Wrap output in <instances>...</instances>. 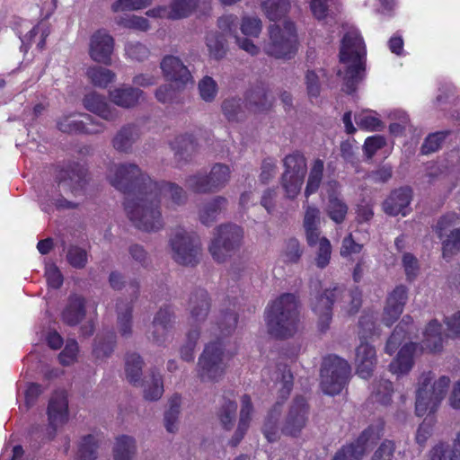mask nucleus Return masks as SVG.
Listing matches in <instances>:
<instances>
[{
  "label": "nucleus",
  "instance_id": "57",
  "mask_svg": "<svg viewBox=\"0 0 460 460\" xmlns=\"http://www.w3.org/2000/svg\"><path fill=\"white\" fill-rule=\"evenodd\" d=\"M304 249L296 238H289L286 241L281 256L283 261L288 263H296L300 260Z\"/></svg>",
  "mask_w": 460,
  "mask_h": 460
},
{
  "label": "nucleus",
  "instance_id": "52",
  "mask_svg": "<svg viewBox=\"0 0 460 460\" xmlns=\"http://www.w3.org/2000/svg\"><path fill=\"white\" fill-rule=\"evenodd\" d=\"M284 172L294 175H305L306 161L303 154L294 152L284 158Z\"/></svg>",
  "mask_w": 460,
  "mask_h": 460
},
{
  "label": "nucleus",
  "instance_id": "36",
  "mask_svg": "<svg viewBox=\"0 0 460 460\" xmlns=\"http://www.w3.org/2000/svg\"><path fill=\"white\" fill-rule=\"evenodd\" d=\"M139 128L134 124L123 126L112 139L113 147L121 153H129L139 138Z\"/></svg>",
  "mask_w": 460,
  "mask_h": 460
},
{
  "label": "nucleus",
  "instance_id": "35",
  "mask_svg": "<svg viewBox=\"0 0 460 460\" xmlns=\"http://www.w3.org/2000/svg\"><path fill=\"white\" fill-rule=\"evenodd\" d=\"M83 102L87 111L97 114L105 120H113L117 116L116 110L112 109L106 102L103 96L96 93H90L86 94Z\"/></svg>",
  "mask_w": 460,
  "mask_h": 460
},
{
  "label": "nucleus",
  "instance_id": "17",
  "mask_svg": "<svg viewBox=\"0 0 460 460\" xmlns=\"http://www.w3.org/2000/svg\"><path fill=\"white\" fill-rule=\"evenodd\" d=\"M309 406L303 396H296L288 410L282 426V433L290 437H298L306 426Z\"/></svg>",
  "mask_w": 460,
  "mask_h": 460
},
{
  "label": "nucleus",
  "instance_id": "12",
  "mask_svg": "<svg viewBox=\"0 0 460 460\" xmlns=\"http://www.w3.org/2000/svg\"><path fill=\"white\" fill-rule=\"evenodd\" d=\"M243 235V229L234 224L218 226L208 246L212 258L217 262L226 261L239 249Z\"/></svg>",
  "mask_w": 460,
  "mask_h": 460
},
{
  "label": "nucleus",
  "instance_id": "42",
  "mask_svg": "<svg viewBox=\"0 0 460 460\" xmlns=\"http://www.w3.org/2000/svg\"><path fill=\"white\" fill-rule=\"evenodd\" d=\"M237 404L234 399L224 397L218 409L217 418L226 430L232 429L236 418Z\"/></svg>",
  "mask_w": 460,
  "mask_h": 460
},
{
  "label": "nucleus",
  "instance_id": "49",
  "mask_svg": "<svg viewBox=\"0 0 460 460\" xmlns=\"http://www.w3.org/2000/svg\"><path fill=\"white\" fill-rule=\"evenodd\" d=\"M323 161L321 159L314 160L307 180L305 195L308 198L310 195L315 193L322 182L323 174Z\"/></svg>",
  "mask_w": 460,
  "mask_h": 460
},
{
  "label": "nucleus",
  "instance_id": "43",
  "mask_svg": "<svg viewBox=\"0 0 460 460\" xmlns=\"http://www.w3.org/2000/svg\"><path fill=\"white\" fill-rule=\"evenodd\" d=\"M86 75L91 83L100 88H106L116 78L115 73L111 70L98 66H90Z\"/></svg>",
  "mask_w": 460,
  "mask_h": 460
},
{
  "label": "nucleus",
  "instance_id": "9",
  "mask_svg": "<svg viewBox=\"0 0 460 460\" xmlns=\"http://www.w3.org/2000/svg\"><path fill=\"white\" fill-rule=\"evenodd\" d=\"M210 310V298L206 289L198 288L191 293L189 300L190 319L195 325H199L208 315ZM200 332L198 326L190 329L186 335V341L181 347V357L190 362L194 359V349Z\"/></svg>",
  "mask_w": 460,
  "mask_h": 460
},
{
  "label": "nucleus",
  "instance_id": "46",
  "mask_svg": "<svg viewBox=\"0 0 460 460\" xmlns=\"http://www.w3.org/2000/svg\"><path fill=\"white\" fill-rule=\"evenodd\" d=\"M393 384L389 380L380 379L372 385V399L383 405H387L392 400Z\"/></svg>",
  "mask_w": 460,
  "mask_h": 460
},
{
  "label": "nucleus",
  "instance_id": "16",
  "mask_svg": "<svg viewBox=\"0 0 460 460\" xmlns=\"http://www.w3.org/2000/svg\"><path fill=\"white\" fill-rule=\"evenodd\" d=\"M385 422L381 420L369 425L359 437L338 450L332 460H361L367 447L375 443L383 435Z\"/></svg>",
  "mask_w": 460,
  "mask_h": 460
},
{
  "label": "nucleus",
  "instance_id": "50",
  "mask_svg": "<svg viewBox=\"0 0 460 460\" xmlns=\"http://www.w3.org/2000/svg\"><path fill=\"white\" fill-rule=\"evenodd\" d=\"M206 45L211 58L221 59L225 57L226 53V40L222 34L217 31L208 33Z\"/></svg>",
  "mask_w": 460,
  "mask_h": 460
},
{
  "label": "nucleus",
  "instance_id": "23",
  "mask_svg": "<svg viewBox=\"0 0 460 460\" xmlns=\"http://www.w3.org/2000/svg\"><path fill=\"white\" fill-rule=\"evenodd\" d=\"M166 80L173 82L178 89L185 88L192 84V76L182 61L174 56H165L160 64Z\"/></svg>",
  "mask_w": 460,
  "mask_h": 460
},
{
  "label": "nucleus",
  "instance_id": "1",
  "mask_svg": "<svg viewBox=\"0 0 460 460\" xmlns=\"http://www.w3.org/2000/svg\"><path fill=\"white\" fill-rule=\"evenodd\" d=\"M107 179L111 185L125 195L124 209L131 223L138 229L153 227L154 223L146 219L145 200L153 180L136 164L121 163L112 164Z\"/></svg>",
  "mask_w": 460,
  "mask_h": 460
},
{
  "label": "nucleus",
  "instance_id": "26",
  "mask_svg": "<svg viewBox=\"0 0 460 460\" xmlns=\"http://www.w3.org/2000/svg\"><path fill=\"white\" fill-rule=\"evenodd\" d=\"M407 300V288L403 285L397 286L388 296L384 310L383 322L392 325L402 314Z\"/></svg>",
  "mask_w": 460,
  "mask_h": 460
},
{
  "label": "nucleus",
  "instance_id": "8",
  "mask_svg": "<svg viewBox=\"0 0 460 460\" xmlns=\"http://www.w3.org/2000/svg\"><path fill=\"white\" fill-rule=\"evenodd\" d=\"M245 99V106H243L242 99L238 97H229L223 101L221 110L229 122L243 120L246 117V110L260 113L268 111L272 105V100L269 98L262 85L251 88L246 93Z\"/></svg>",
  "mask_w": 460,
  "mask_h": 460
},
{
  "label": "nucleus",
  "instance_id": "58",
  "mask_svg": "<svg viewBox=\"0 0 460 460\" xmlns=\"http://www.w3.org/2000/svg\"><path fill=\"white\" fill-rule=\"evenodd\" d=\"M198 89L201 100L206 102H214L218 93V86L217 82L208 75L204 76L199 82Z\"/></svg>",
  "mask_w": 460,
  "mask_h": 460
},
{
  "label": "nucleus",
  "instance_id": "4",
  "mask_svg": "<svg viewBox=\"0 0 460 460\" xmlns=\"http://www.w3.org/2000/svg\"><path fill=\"white\" fill-rule=\"evenodd\" d=\"M339 58L341 67L337 75L342 80V91L352 94L356 93L358 85L366 76L367 49L357 28L350 27L345 32Z\"/></svg>",
  "mask_w": 460,
  "mask_h": 460
},
{
  "label": "nucleus",
  "instance_id": "53",
  "mask_svg": "<svg viewBox=\"0 0 460 460\" xmlns=\"http://www.w3.org/2000/svg\"><path fill=\"white\" fill-rule=\"evenodd\" d=\"M181 397L174 394L169 402V408L164 412V426L169 433H174L178 429L177 420L180 413Z\"/></svg>",
  "mask_w": 460,
  "mask_h": 460
},
{
  "label": "nucleus",
  "instance_id": "45",
  "mask_svg": "<svg viewBox=\"0 0 460 460\" xmlns=\"http://www.w3.org/2000/svg\"><path fill=\"white\" fill-rule=\"evenodd\" d=\"M326 212L333 222L341 224L346 217L348 213V206L335 194H330L328 198Z\"/></svg>",
  "mask_w": 460,
  "mask_h": 460
},
{
  "label": "nucleus",
  "instance_id": "59",
  "mask_svg": "<svg viewBox=\"0 0 460 460\" xmlns=\"http://www.w3.org/2000/svg\"><path fill=\"white\" fill-rule=\"evenodd\" d=\"M115 22L118 25L128 29L141 31H146L149 29L148 20L141 16L123 14L116 17Z\"/></svg>",
  "mask_w": 460,
  "mask_h": 460
},
{
  "label": "nucleus",
  "instance_id": "10",
  "mask_svg": "<svg viewBox=\"0 0 460 460\" xmlns=\"http://www.w3.org/2000/svg\"><path fill=\"white\" fill-rule=\"evenodd\" d=\"M270 39L263 44V51L278 59H290L297 51V35L295 23L286 21L281 28L273 24L269 27Z\"/></svg>",
  "mask_w": 460,
  "mask_h": 460
},
{
  "label": "nucleus",
  "instance_id": "55",
  "mask_svg": "<svg viewBox=\"0 0 460 460\" xmlns=\"http://www.w3.org/2000/svg\"><path fill=\"white\" fill-rule=\"evenodd\" d=\"M115 345V334L108 332L105 335H98L94 341L93 354L97 358L108 357L113 351Z\"/></svg>",
  "mask_w": 460,
  "mask_h": 460
},
{
  "label": "nucleus",
  "instance_id": "34",
  "mask_svg": "<svg viewBox=\"0 0 460 460\" xmlns=\"http://www.w3.org/2000/svg\"><path fill=\"white\" fill-rule=\"evenodd\" d=\"M431 374L430 372L423 375L421 382L417 390L415 411L419 417L431 413Z\"/></svg>",
  "mask_w": 460,
  "mask_h": 460
},
{
  "label": "nucleus",
  "instance_id": "14",
  "mask_svg": "<svg viewBox=\"0 0 460 460\" xmlns=\"http://www.w3.org/2000/svg\"><path fill=\"white\" fill-rule=\"evenodd\" d=\"M275 374L280 401H278L270 411L263 426V434L269 442L275 441L278 437V420L281 412V404L288 399L293 387V375L287 365H279Z\"/></svg>",
  "mask_w": 460,
  "mask_h": 460
},
{
  "label": "nucleus",
  "instance_id": "64",
  "mask_svg": "<svg viewBox=\"0 0 460 460\" xmlns=\"http://www.w3.org/2000/svg\"><path fill=\"white\" fill-rule=\"evenodd\" d=\"M66 260L73 268L83 269L87 264V252L79 246L71 245L66 252Z\"/></svg>",
  "mask_w": 460,
  "mask_h": 460
},
{
  "label": "nucleus",
  "instance_id": "28",
  "mask_svg": "<svg viewBox=\"0 0 460 460\" xmlns=\"http://www.w3.org/2000/svg\"><path fill=\"white\" fill-rule=\"evenodd\" d=\"M412 198V192L409 187H401L391 192L384 201V211L390 216H406L409 212V205Z\"/></svg>",
  "mask_w": 460,
  "mask_h": 460
},
{
  "label": "nucleus",
  "instance_id": "38",
  "mask_svg": "<svg viewBox=\"0 0 460 460\" xmlns=\"http://www.w3.org/2000/svg\"><path fill=\"white\" fill-rule=\"evenodd\" d=\"M137 442L133 437L122 435L116 438L113 447L114 460H136Z\"/></svg>",
  "mask_w": 460,
  "mask_h": 460
},
{
  "label": "nucleus",
  "instance_id": "22",
  "mask_svg": "<svg viewBox=\"0 0 460 460\" xmlns=\"http://www.w3.org/2000/svg\"><path fill=\"white\" fill-rule=\"evenodd\" d=\"M455 215L442 217L437 224V232L442 240V255L446 261H450L454 256L460 254V227L454 228L448 234H443L447 226L453 223Z\"/></svg>",
  "mask_w": 460,
  "mask_h": 460
},
{
  "label": "nucleus",
  "instance_id": "31",
  "mask_svg": "<svg viewBox=\"0 0 460 460\" xmlns=\"http://www.w3.org/2000/svg\"><path fill=\"white\" fill-rule=\"evenodd\" d=\"M305 216L303 220V227L305 233L307 244L314 247L317 244L321 231V212L318 208L313 205L304 206Z\"/></svg>",
  "mask_w": 460,
  "mask_h": 460
},
{
  "label": "nucleus",
  "instance_id": "19",
  "mask_svg": "<svg viewBox=\"0 0 460 460\" xmlns=\"http://www.w3.org/2000/svg\"><path fill=\"white\" fill-rule=\"evenodd\" d=\"M444 323L446 327L433 319V353L441 351L449 340L460 338V311L445 317Z\"/></svg>",
  "mask_w": 460,
  "mask_h": 460
},
{
  "label": "nucleus",
  "instance_id": "37",
  "mask_svg": "<svg viewBox=\"0 0 460 460\" xmlns=\"http://www.w3.org/2000/svg\"><path fill=\"white\" fill-rule=\"evenodd\" d=\"M241 402L242 407L240 411L238 427L229 442L232 447H236L243 439L244 434L246 433L249 428L251 415L253 410L252 401L249 395H243Z\"/></svg>",
  "mask_w": 460,
  "mask_h": 460
},
{
  "label": "nucleus",
  "instance_id": "33",
  "mask_svg": "<svg viewBox=\"0 0 460 460\" xmlns=\"http://www.w3.org/2000/svg\"><path fill=\"white\" fill-rule=\"evenodd\" d=\"M142 95V90L130 85H121L109 92L111 102L126 109L136 106Z\"/></svg>",
  "mask_w": 460,
  "mask_h": 460
},
{
  "label": "nucleus",
  "instance_id": "62",
  "mask_svg": "<svg viewBox=\"0 0 460 460\" xmlns=\"http://www.w3.org/2000/svg\"><path fill=\"white\" fill-rule=\"evenodd\" d=\"M363 247L364 244L357 242L352 233H349L341 241L340 254L342 258L349 259L352 255L360 253Z\"/></svg>",
  "mask_w": 460,
  "mask_h": 460
},
{
  "label": "nucleus",
  "instance_id": "48",
  "mask_svg": "<svg viewBox=\"0 0 460 460\" xmlns=\"http://www.w3.org/2000/svg\"><path fill=\"white\" fill-rule=\"evenodd\" d=\"M433 460H460V431L452 447L440 444L433 447Z\"/></svg>",
  "mask_w": 460,
  "mask_h": 460
},
{
  "label": "nucleus",
  "instance_id": "13",
  "mask_svg": "<svg viewBox=\"0 0 460 460\" xmlns=\"http://www.w3.org/2000/svg\"><path fill=\"white\" fill-rule=\"evenodd\" d=\"M349 363L336 356L329 355L323 358L321 368V388L325 394H340L349 378Z\"/></svg>",
  "mask_w": 460,
  "mask_h": 460
},
{
  "label": "nucleus",
  "instance_id": "24",
  "mask_svg": "<svg viewBox=\"0 0 460 460\" xmlns=\"http://www.w3.org/2000/svg\"><path fill=\"white\" fill-rule=\"evenodd\" d=\"M113 49L114 40L105 30H99L92 35L89 55L93 61L111 65Z\"/></svg>",
  "mask_w": 460,
  "mask_h": 460
},
{
  "label": "nucleus",
  "instance_id": "11",
  "mask_svg": "<svg viewBox=\"0 0 460 460\" xmlns=\"http://www.w3.org/2000/svg\"><path fill=\"white\" fill-rule=\"evenodd\" d=\"M231 178V169L222 163L212 165L208 173L197 172L187 177L186 187L198 194L217 192L226 186Z\"/></svg>",
  "mask_w": 460,
  "mask_h": 460
},
{
  "label": "nucleus",
  "instance_id": "6",
  "mask_svg": "<svg viewBox=\"0 0 460 460\" xmlns=\"http://www.w3.org/2000/svg\"><path fill=\"white\" fill-rule=\"evenodd\" d=\"M145 200V214L150 223H154L152 228L141 229L145 232H156L163 228L164 220L160 211L162 199H169L174 206L183 205L187 200V195L182 187L169 181H156L150 183V189Z\"/></svg>",
  "mask_w": 460,
  "mask_h": 460
},
{
  "label": "nucleus",
  "instance_id": "30",
  "mask_svg": "<svg viewBox=\"0 0 460 460\" xmlns=\"http://www.w3.org/2000/svg\"><path fill=\"white\" fill-rule=\"evenodd\" d=\"M228 200L223 196H216L204 202L199 208V219L206 226H212L219 215L226 209Z\"/></svg>",
  "mask_w": 460,
  "mask_h": 460
},
{
  "label": "nucleus",
  "instance_id": "40",
  "mask_svg": "<svg viewBox=\"0 0 460 460\" xmlns=\"http://www.w3.org/2000/svg\"><path fill=\"white\" fill-rule=\"evenodd\" d=\"M170 146L174 152L175 159L179 163L182 161L186 162L196 148L193 137L188 134L176 137L174 140L170 143Z\"/></svg>",
  "mask_w": 460,
  "mask_h": 460
},
{
  "label": "nucleus",
  "instance_id": "3",
  "mask_svg": "<svg viewBox=\"0 0 460 460\" xmlns=\"http://www.w3.org/2000/svg\"><path fill=\"white\" fill-rule=\"evenodd\" d=\"M56 180L58 189L48 190L45 195L39 197L41 209L49 213L54 208L58 210L76 208L79 203L69 198L85 195L88 183L86 168L79 164H69L58 171Z\"/></svg>",
  "mask_w": 460,
  "mask_h": 460
},
{
  "label": "nucleus",
  "instance_id": "56",
  "mask_svg": "<svg viewBox=\"0 0 460 460\" xmlns=\"http://www.w3.org/2000/svg\"><path fill=\"white\" fill-rule=\"evenodd\" d=\"M305 175L288 174L283 172L281 184L288 199H295L301 190Z\"/></svg>",
  "mask_w": 460,
  "mask_h": 460
},
{
  "label": "nucleus",
  "instance_id": "32",
  "mask_svg": "<svg viewBox=\"0 0 460 460\" xmlns=\"http://www.w3.org/2000/svg\"><path fill=\"white\" fill-rule=\"evenodd\" d=\"M85 312L84 298L79 295L72 294L61 313V319L66 324L75 326L84 318Z\"/></svg>",
  "mask_w": 460,
  "mask_h": 460
},
{
  "label": "nucleus",
  "instance_id": "18",
  "mask_svg": "<svg viewBox=\"0 0 460 460\" xmlns=\"http://www.w3.org/2000/svg\"><path fill=\"white\" fill-rule=\"evenodd\" d=\"M58 128L65 133H84L89 135L102 132L105 126L99 119L88 114L69 115L58 122Z\"/></svg>",
  "mask_w": 460,
  "mask_h": 460
},
{
  "label": "nucleus",
  "instance_id": "5",
  "mask_svg": "<svg viewBox=\"0 0 460 460\" xmlns=\"http://www.w3.org/2000/svg\"><path fill=\"white\" fill-rule=\"evenodd\" d=\"M265 321L269 333L278 339L293 336L299 323L298 301L294 294L285 293L268 305Z\"/></svg>",
  "mask_w": 460,
  "mask_h": 460
},
{
  "label": "nucleus",
  "instance_id": "61",
  "mask_svg": "<svg viewBox=\"0 0 460 460\" xmlns=\"http://www.w3.org/2000/svg\"><path fill=\"white\" fill-rule=\"evenodd\" d=\"M377 314L365 313L359 319V339L367 340L376 333Z\"/></svg>",
  "mask_w": 460,
  "mask_h": 460
},
{
  "label": "nucleus",
  "instance_id": "20",
  "mask_svg": "<svg viewBox=\"0 0 460 460\" xmlns=\"http://www.w3.org/2000/svg\"><path fill=\"white\" fill-rule=\"evenodd\" d=\"M48 419L50 430L42 440H51L57 429L68 420V402L64 392H56L51 396L48 406Z\"/></svg>",
  "mask_w": 460,
  "mask_h": 460
},
{
  "label": "nucleus",
  "instance_id": "7",
  "mask_svg": "<svg viewBox=\"0 0 460 460\" xmlns=\"http://www.w3.org/2000/svg\"><path fill=\"white\" fill-rule=\"evenodd\" d=\"M338 296L349 301V306L346 308L349 314L357 313L361 305V292L358 288L346 290L335 286L332 289H325L323 294L315 295L312 298L311 307L319 317L318 325L321 332H325L329 328L332 316V305Z\"/></svg>",
  "mask_w": 460,
  "mask_h": 460
},
{
  "label": "nucleus",
  "instance_id": "60",
  "mask_svg": "<svg viewBox=\"0 0 460 460\" xmlns=\"http://www.w3.org/2000/svg\"><path fill=\"white\" fill-rule=\"evenodd\" d=\"M39 33L40 34V40L37 43V48L39 49H43V48L45 47L46 39L50 33V30L45 23H42V22L33 26L28 31V33H26L22 38L21 37V40H22V44L23 45L31 44V41L34 40V38Z\"/></svg>",
  "mask_w": 460,
  "mask_h": 460
},
{
  "label": "nucleus",
  "instance_id": "25",
  "mask_svg": "<svg viewBox=\"0 0 460 460\" xmlns=\"http://www.w3.org/2000/svg\"><path fill=\"white\" fill-rule=\"evenodd\" d=\"M174 314L171 307H161L155 314L151 325L152 340L158 345H163L171 338Z\"/></svg>",
  "mask_w": 460,
  "mask_h": 460
},
{
  "label": "nucleus",
  "instance_id": "21",
  "mask_svg": "<svg viewBox=\"0 0 460 460\" xmlns=\"http://www.w3.org/2000/svg\"><path fill=\"white\" fill-rule=\"evenodd\" d=\"M425 347L422 343L409 342L399 350L396 358L390 363V371L397 376L408 374L413 367L414 359L424 353Z\"/></svg>",
  "mask_w": 460,
  "mask_h": 460
},
{
  "label": "nucleus",
  "instance_id": "39",
  "mask_svg": "<svg viewBox=\"0 0 460 460\" xmlns=\"http://www.w3.org/2000/svg\"><path fill=\"white\" fill-rule=\"evenodd\" d=\"M355 121L360 129L368 132L382 131L385 125L380 115L372 110L362 111L355 115Z\"/></svg>",
  "mask_w": 460,
  "mask_h": 460
},
{
  "label": "nucleus",
  "instance_id": "2",
  "mask_svg": "<svg viewBox=\"0 0 460 460\" xmlns=\"http://www.w3.org/2000/svg\"><path fill=\"white\" fill-rule=\"evenodd\" d=\"M237 322L235 305L229 302V306L221 308L215 322L211 323L209 332L215 341L205 346L198 362V374L202 381H217L225 374L229 359L225 340L234 332Z\"/></svg>",
  "mask_w": 460,
  "mask_h": 460
},
{
  "label": "nucleus",
  "instance_id": "44",
  "mask_svg": "<svg viewBox=\"0 0 460 460\" xmlns=\"http://www.w3.org/2000/svg\"><path fill=\"white\" fill-rule=\"evenodd\" d=\"M164 394V383L161 374L153 369L150 381L144 384V397L149 401L158 400Z\"/></svg>",
  "mask_w": 460,
  "mask_h": 460
},
{
  "label": "nucleus",
  "instance_id": "27",
  "mask_svg": "<svg viewBox=\"0 0 460 460\" xmlns=\"http://www.w3.org/2000/svg\"><path fill=\"white\" fill-rule=\"evenodd\" d=\"M355 364L357 374L364 379L371 376L376 364L375 348L367 340H360V344L356 348Z\"/></svg>",
  "mask_w": 460,
  "mask_h": 460
},
{
  "label": "nucleus",
  "instance_id": "29",
  "mask_svg": "<svg viewBox=\"0 0 460 460\" xmlns=\"http://www.w3.org/2000/svg\"><path fill=\"white\" fill-rule=\"evenodd\" d=\"M128 289L132 298L130 301L119 300L117 303L116 310L118 314V325L122 336H128L131 333V318L133 301L137 298L139 284L134 280L128 284Z\"/></svg>",
  "mask_w": 460,
  "mask_h": 460
},
{
  "label": "nucleus",
  "instance_id": "51",
  "mask_svg": "<svg viewBox=\"0 0 460 460\" xmlns=\"http://www.w3.org/2000/svg\"><path fill=\"white\" fill-rule=\"evenodd\" d=\"M198 0H173L169 6L171 20L188 17L197 7Z\"/></svg>",
  "mask_w": 460,
  "mask_h": 460
},
{
  "label": "nucleus",
  "instance_id": "41",
  "mask_svg": "<svg viewBox=\"0 0 460 460\" xmlns=\"http://www.w3.org/2000/svg\"><path fill=\"white\" fill-rule=\"evenodd\" d=\"M143 360L137 353H129L125 360V371L128 381L134 385H141Z\"/></svg>",
  "mask_w": 460,
  "mask_h": 460
},
{
  "label": "nucleus",
  "instance_id": "15",
  "mask_svg": "<svg viewBox=\"0 0 460 460\" xmlns=\"http://www.w3.org/2000/svg\"><path fill=\"white\" fill-rule=\"evenodd\" d=\"M170 245L177 263L193 267L200 261L201 242L196 233L178 228L170 240Z\"/></svg>",
  "mask_w": 460,
  "mask_h": 460
},
{
  "label": "nucleus",
  "instance_id": "54",
  "mask_svg": "<svg viewBox=\"0 0 460 460\" xmlns=\"http://www.w3.org/2000/svg\"><path fill=\"white\" fill-rule=\"evenodd\" d=\"M98 444L99 438L97 436L93 434L84 436L79 444L77 460H94Z\"/></svg>",
  "mask_w": 460,
  "mask_h": 460
},
{
  "label": "nucleus",
  "instance_id": "47",
  "mask_svg": "<svg viewBox=\"0 0 460 460\" xmlns=\"http://www.w3.org/2000/svg\"><path fill=\"white\" fill-rule=\"evenodd\" d=\"M263 11L270 21L283 18L290 8L288 0H266L262 4Z\"/></svg>",
  "mask_w": 460,
  "mask_h": 460
},
{
  "label": "nucleus",
  "instance_id": "63",
  "mask_svg": "<svg viewBox=\"0 0 460 460\" xmlns=\"http://www.w3.org/2000/svg\"><path fill=\"white\" fill-rule=\"evenodd\" d=\"M318 250L316 252L315 263L320 269L325 268L331 260L332 244L326 237H320L318 239Z\"/></svg>",
  "mask_w": 460,
  "mask_h": 460
}]
</instances>
